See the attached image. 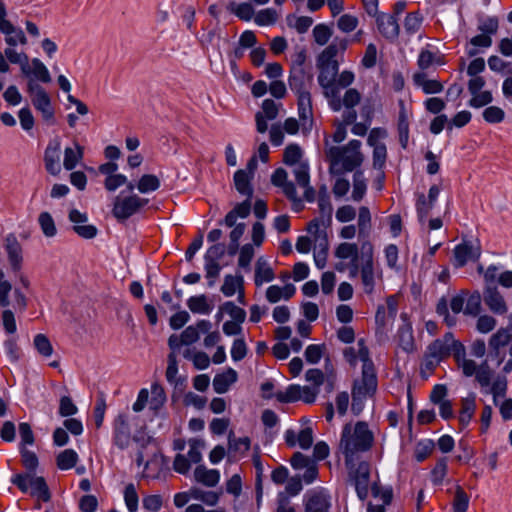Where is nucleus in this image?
Returning a JSON list of instances; mask_svg holds the SVG:
<instances>
[{
  "label": "nucleus",
  "instance_id": "obj_48",
  "mask_svg": "<svg viewBox=\"0 0 512 512\" xmlns=\"http://www.w3.org/2000/svg\"><path fill=\"white\" fill-rule=\"evenodd\" d=\"M332 34L331 28L325 24H318L313 29L314 40L321 46L328 42Z\"/></svg>",
  "mask_w": 512,
  "mask_h": 512
},
{
  "label": "nucleus",
  "instance_id": "obj_55",
  "mask_svg": "<svg viewBox=\"0 0 512 512\" xmlns=\"http://www.w3.org/2000/svg\"><path fill=\"white\" fill-rule=\"evenodd\" d=\"M293 174L299 186H307L310 182L309 167L307 163H299L293 169Z\"/></svg>",
  "mask_w": 512,
  "mask_h": 512
},
{
  "label": "nucleus",
  "instance_id": "obj_60",
  "mask_svg": "<svg viewBox=\"0 0 512 512\" xmlns=\"http://www.w3.org/2000/svg\"><path fill=\"white\" fill-rule=\"evenodd\" d=\"M421 23L422 17L419 15V13H409L405 18L404 28L407 33L414 34L419 30Z\"/></svg>",
  "mask_w": 512,
  "mask_h": 512
},
{
  "label": "nucleus",
  "instance_id": "obj_31",
  "mask_svg": "<svg viewBox=\"0 0 512 512\" xmlns=\"http://www.w3.org/2000/svg\"><path fill=\"white\" fill-rule=\"evenodd\" d=\"M57 466L62 470L73 468L77 461L78 455L73 449H66L57 456Z\"/></svg>",
  "mask_w": 512,
  "mask_h": 512
},
{
  "label": "nucleus",
  "instance_id": "obj_62",
  "mask_svg": "<svg viewBox=\"0 0 512 512\" xmlns=\"http://www.w3.org/2000/svg\"><path fill=\"white\" fill-rule=\"evenodd\" d=\"M434 443L431 440L420 442L415 449V458L418 462L424 461L433 451Z\"/></svg>",
  "mask_w": 512,
  "mask_h": 512
},
{
  "label": "nucleus",
  "instance_id": "obj_34",
  "mask_svg": "<svg viewBox=\"0 0 512 512\" xmlns=\"http://www.w3.org/2000/svg\"><path fill=\"white\" fill-rule=\"evenodd\" d=\"M298 95V111L302 120H307L312 116V105L310 92H303Z\"/></svg>",
  "mask_w": 512,
  "mask_h": 512
},
{
  "label": "nucleus",
  "instance_id": "obj_36",
  "mask_svg": "<svg viewBox=\"0 0 512 512\" xmlns=\"http://www.w3.org/2000/svg\"><path fill=\"white\" fill-rule=\"evenodd\" d=\"M33 345L37 352L43 357H50L53 354V346L44 334H37L34 337Z\"/></svg>",
  "mask_w": 512,
  "mask_h": 512
},
{
  "label": "nucleus",
  "instance_id": "obj_16",
  "mask_svg": "<svg viewBox=\"0 0 512 512\" xmlns=\"http://www.w3.org/2000/svg\"><path fill=\"white\" fill-rule=\"evenodd\" d=\"M329 497L323 492H312L307 495L305 512H328L330 508Z\"/></svg>",
  "mask_w": 512,
  "mask_h": 512
},
{
  "label": "nucleus",
  "instance_id": "obj_56",
  "mask_svg": "<svg viewBox=\"0 0 512 512\" xmlns=\"http://www.w3.org/2000/svg\"><path fill=\"white\" fill-rule=\"evenodd\" d=\"M33 74L43 83H50L51 76L47 67L38 59H32Z\"/></svg>",
  "mask_w": 512,
  "mask_h": 512
},
{
  "label": "nucleus",
  "instance_id": "obj_50",
  "mask_svg": "<svg viewBox=\"0 0 512 512\" xmlns=\"http://www.w3.org/2000/svg\"><path fill=\"white\" fill-rule=\"evenodd\" d=\"M507 390V379L505 377H497L492 383L489 392L493 395V402L495 405L498 404V397H503Z\"/></svg>",
  "mask_w": 512,
  "mask_h": 512
},
{
  "label": "nucleus",
  "instance_id": "obj_22",
  "mask_svg": "<svg viewBox=\"0 0 512 512\" xmlns=\"http://www.w3.org/2000/svg\"><path fill=\"white\" fill-rule=\"evenodd\" d=\"M237 381V372L228 368L224 373L217 374L213 379V388L216 393L223 394L228 391L229 386Z\"/></svg>",
  "mask_w": 512,
  "mask_h": 512
},
{
  "label": "nucleus",
  "instance_id": "obj_17",
  "mask_svg": "<svg viewBox=\"0 0 512 512\" xmlns=\"http://www.w3.org/2000/svg\"><path fill=\"white\" fill-rule=\"evenodd\" d=\"M115 444L120 448H126L130 443V428L125 415H119L115 420Z\"/></svg>",
  "mask_w": 512,
  "mask_h": 512
},
{
  "label": "nucleus",
  "instance_id": "obj_9",
  "mask_svg": "<svg viewBox=\"0 0 512 512\" xmlns=\"http://www.w3.org/2000/svg\"><path fill=\"white\" fill-rule=\"evenodd\" d=\"M61 146L59 140L51 141L44 153L45 169L51 175H58L61 172L60 165Z\"/></svg>",
  "mask_w": 512,
  "mask_h": 512
},
{
  "label": "nucleus",
  "instance_id": "obj_46",
  "mask_svg": "<svg viewBox=\"0 0 512 512\" xmlns=\"http://www.w3.org/2000/svg\"><path fill=\"white\" fill-rule=\"evenodd\" d=\"M190 450L188 457L190 463H199L202 460L201 449L204 448L205 442L201 439L192 438L188 441Z\"/></svg>",
  "mask_w": 512,
  "mask_h": 512
},
{
  "label": "nucleus",
  "instance_id": "obj_47",
  "mask_svg": "<svg viewBox=\"0 0 512 512\" xmlns=\"http://www.w3.org/2000/svg\"><path fill=\"white\" fill-rule=\"evenodd\" d=\"M191 495L194 499L200 500L210 506L216 505L219 499L218 493L213 491H203L198 488L192 489Z\"/></svg>",
  "mask_w": 512,
  "mask_h": 512
},
{
  "label": "nucleus",
  "instance_id": "obj_61",
  "mask_svg": "<svg viewBox=\"0 0 512 512\" xmlns=\"http://www.w3.org/2000/svg\"><path fill=\"white\" fill-rule=\"evenodd\" d=\"M504 116V111L497 106H490L483 111V118L488 123H500Z\"/></svg>",
  "mask_w": 512,
  "mask_h": 512
},
{
  "label": "nucleus",
  "instance_id": "obj_39",
  "mask_svg": "<svg viewBox=\"0 0 512 512\" xmlns=\"http://www.w3.org/2000/svg\"><path fill=\"white\" fill-rule=\"evenodd\" d=\"M302 388L299 385H290L285 392H277L276 398L281 403L294 402L301 399Z\"/></svg>",
  "mask_w": 512,
  "mask_h": 512
},
{
  "label": "nucleus",
  "instance_id": "obj_3",
  "mask_svg": "<svg viewBox=\"0 0 512 512\" xmlns=\"http://www.w3.org/2000/svg\"><path fill=\"white\" fill-rule=\"evenodd\" d=\"M451 343H453V334L451 332H447L443 338L436 339L429 344L421 365L420 373L423 378H428L439 363L450 356Z\"/></svg>",
  "mask_w": 512,
  "mask_h": 512
},
{
  "label": "nucleus",
  "instance_id": "obj_35",
  "mask_svg": "<svg viewBox=\"0 0 512 512\" xmlns=\"http://www.w3.org/2000/svg\"><path fill=\"white\" fill-rule=\"evenodd\" d=\"M399 345L406 352H411L414 349V340L412 330L409 324L403 325L398 331Z\"/></svg>",
  "mask_w": 512,
  "mask_h": 512
},
{
  "label": "nucleus",
  "instance_id": "obj_11",
  "mask_svg": "<svg viewBox=\"0 0 512 512\" xmlns=\"http://www.w3.org/2000/svg\"><path fill=\"white\" fill-rule=\"evenodd\" d=\"M287 171L283 168H277L271 176V182L277 187H281L286 197L293 202H300L297 197L296 187L293 182L287 180Z\"/></svg>",
  "mask_w": 512,
  "mask_h": 512
},
{
  "label": "nucleus",
  "instance_id": "obj_37",
  "mask_svg": "<svg viewBox=\"0 0 512 512\" xmlns=\"http://www.w3.org/2000/svg\"><path fill=\"white\" fill-rule=\"evenodd\" d=\"M301 157V148L297 144H290L284 150L283 162L289 166H296L297 164L301 163Z\"/></svg>",
  "mask_w": 512,
  "mask_h": 512
},
{
  "label": "nucleus",
  "instance_id": "obj_10",
  "mask_svg": "<svg viewBox=\"0 0 512 512\" xmlns=\"http://www.w3.org/2000/svg\"><path fill=\"white\" fill-rule=\"evenodd\" d=\"M377 384L376 372H369L368 369L366 371H362L360 379L354 380L352 391L357 392V389H359L362 396L369 398L376 393Z\"/></svg>",
  "mask_w": 512,
  "mask_h": 512
},
{
  "label": "nucleus",
  "instance_id": "obj_30",
  "mask_svg": "<svg viewBox=\"0 0 512 512\" xmlns=\"http://www.w3.org/2000/svg\"><path fill=\"white\" fill-rule=\"evenodd\" d=\"M358 229L360 237H368L371 230V214L366 206L359 208Z\"/></svg>",
  "mask_w": 512,
  "mask_h": 512
},
{
  "label": "nucleus",
  "instance_id": "obj_26",
  "mask_svg": "<svg viewBox=\"0 0 512 512\" xmlns=\"http://www.w3.org/2000/svg\"><path fill=\"white\" fill-rule=\"evenodd\" d=\"M84 147L75 143V150L67 147L64 150V161L63 166L66 170H72L75 168L78 162L83 159Z\"/></svg>",
  "mask_w": 512,
  "mask_h": 512
},
{
  "label": "nucleus",
  "instance_id": "obj_54",
  "mask_svg": "<svg viewBox=\"0 0 512 512\" xmlns=\"http://www.w3.org/2000/svg\"><path fill=\"white\" fill-rule=\"evenodd\" d=\"M361 278L365 286V291L371 293L374 287V270L373 264H363L361 269Z\"/></svg>",
  "mask_w": 512,
  "mask_h": 512
},
{
  "label": "nucleus",
  "instance_id": "obj_4",
  "mask_svg": "<svg viewBox=\"0 0 512 512\" xmlns=\"http://www.w3.org/2000/svg\"><path fill=\"white\" fill-rule=\"evenodd\" d=\"M11 482L16 485L22 492H28L30 495L44 502L51 499V493L46 480L42 476H37L35 472H25L16 474Z\"/></svg>",
  "mask_w": 512,
  "mask_h": 512
},
{
  "label": "nucleus",
  "instance_id": "obj_20",
  "mask_svg": "<svg viewBox=\"0 0 512 512\" xmlns=\"http://www.w3.org/2000/svg\"><path fill=\"white\" fill-rule=\"evenodd\" d=\"M274 277V271L268 261L264 257H259L255 264V285L261 286L264 282L272 281Z\"/></svg>",
  "mask_w": 512,
  "mask_h": 512
},
{
  "label": "nucleus",
  "instance_id": "obj_32",
  "mask_svg": "<svg viewBox=\"0 0 512 512\" xmlns=\"http://www.w3.org/2000/svg\"><path fill=\"white\" fill-rule=\"evenodd\" d=\"M512 340V334L507 329L501 328L493 334L489 340L492 350L498 351L500 347L507 345Z\"/></svg>",
  "mask_w": 512,
  "mask_h": 512
},
{
  "label": "nucleus",
  "instance_id": "obj_42",
  "mask_svg": "<svg viewBox=\"0 0 512 512\" xmlns=\"http://www.w3.org/2000/svg\"><path fill=\"white\" fill-rule=\"evenodd\" d=\"M335 256L340 259L358 258V246L354 243L343 242L335 250Z\"/></svg>",
  "mask_w": 512,
  "mask_h": 512
},
{
  "label": "nucleus",
  "instance_id": "obj_19",
  "mask_svg": "<svg viewBox=\"0 0 512 512\" xmlns=\"http://www.w3.org/2000/svg\"><path fill=\"white\" fill-rule=\"evenodd\" d=\"M348 46L346 38H335L318 56L317 60L325 62H338L336 56L339 52H344Z\"/></svg>",
  "mask_w": 512,
  "mask_h": 512
},
{
  "label": "nucleus",
  "instance_id": "obj_8",
  "mask_svg": "<svg viewBox=\"0 0 512 512\" xmlns=\"http://www.w3.org/2000/svg\"><path fill=\"white\" fill-rule=\"evenodd\" d=\"M4 246L12 270L15 272L19 271L22 266L23 256L22 246L16 236L8 234L4 240Z\"/></svg>",
  "mask_w": 512,
  "mask_h": 512
},
{
  "label": "nucleus",
  "instance_id": "obj_33",
  "mask_svg": "<svg viewBox=\"0 0 512 512\" xmlns=\"http://www.w3.org/2000/svg\"><path fill=\"white\" fill-rule=\"evenodd\" d=\"M366 180L362 171H356L353 176V192L352 198L354 201H360L366 192Z\"/></svg>",
  "mask_w": 512,
  "mask_h": 512
},
{
  "label": "nucleus",
  "instance_id": "obj_49",
  "mask_svg": "<svg viewBox=\"0 0 512 512\" xmlns=\"http://www.w3.org/2000/svg\"><path fill=\"white\" fill-rule=\"evenodd\" d=\"M221 310H225V312H227L231 316V318L238 323H243L245 321V318H246L245 310L236 306L231 301L225 302L221 306Z\"/></svg>",
  "mask_w": 512,
  "mask_h": 512
},
{
  "label": "nucleus",
  "instance_id": "obj_5",
  "mask_svg": "<svg viewBox=\"0 0 512 512\" xmlns=\"http://www.w3.org/2000/svg\"><path fill=\"white\" fill-rule=\"evenodd\" d=\"M148 202V199L140 198L137 195H130L123 198L117 196L114 200L112 214L117 220L124 221L139 212Z\"/></svg>",
  "mask_w": 512,
  "mask_h": 512
},
{
  "label": "nucleus",
  "instance_id": "obj_38",
  "mask_svg": "<svg viewBox=\"0 0 512 512\" xmlns=\"http://www.w3.org/2000/svg\"><path fill=\"white\" fill-rule=\"evenodd\" d=\"M39 225L46 237H54L57 233L55 222L48 212H42L38 218Z\"/></svg>",
  "mask_w": 512,
  "mask_h": 512
},
{
  "label": "nucleus",
  "instance_id": "obj_6",
  "mask_svg": "<svg viewBox=\"0 0 512 512\" xmlns=\"http://www.w3.org/2000/svg\"><path fill=\"white\" fill-rule=\"evenodd\" d=\"M454 266L457 268L463 267L468 261H476L481 256V247L479 242L473 244L470 241H463L457 245L454 250Z\"/></svg>",
  "mask_w": 512,
  "mask_h": 512
},
{
  "label": "nucleus",
  "instance_id": "obj_2",
  "mask_svg": "<svg viewBox=\"0 0 512 512\" xmlns=\"http://www.w3.org/2000/svg\"><path fill=\"white\" fill-rule=\"evenodd\" d=\"M360 145V141L351 140L343 148L331 147L328 150V157L331 162L330 171L340 175L345 171H353L356 167L360 166L363 161V156L359 150Z\"/></svg>",
  "mask_w": 512,
  "mask_h": 512
},
{
  "label": "nucleus",
  "instance_id": "obj_40",
  "mask_svg": "<svg viewBox=\"0 0 512 512\" xmlns=\"http://www.w3.org/2000/svg\"><path fill=\"white\" fill-rule=\"evenodd\" d=\"M159 187H160V181H159L158 177L153 174L143 175L137 184V188L141 193L155 191Z\"/></svg>",
  "mask_w": 512,
  "mask_h": 512
},
{
  "label": "nucleus",
  "instance_id": "obj_25",
  "mask_svg": "<svg viewBox=\"0 0 512 512\" xmlns=\"http://www.w3.org/2000/svg\"><path fill=\"white\" fill-rule=\"evenodd\" d=\"M461 411L459 416V422L462 428L466 427L476 410L475 396L470 395L466 398H463L461 401Z\"/></svg>",
  "mask_w": 512,
  "mask_h": 512
},
{
  "label": "nucleus",
  "instance_id": "obj_57",
  "mask_svg": "<svg viewBox=\"0 0 512 512\" xmlns=\"http://www.w3.org/2000/svg\"><path fill=\"white\" fill-rule=\"evenodd\" d=\"M373 149V167L382 169L386 162L387 150L385 144L374 145Z\"/></svg>",
  "mask_w": 512,
  "mask_h": 512
},
{
  "label": "nucleus",
  "instance_id": "obj_24",
  "mask_svg": "<svg viewBox=\"0 0 512 512\" xmlns=\"http://www.w3.org/2000/svg\"><path fill=\"white\" fill-rule=\"evenodd\" d=\"M414 83L421 86L425 94H437L443 90V85L437 80L426 79L423 72L415 73L413 76Z\"/></svg>",
  "mask_w": 512,
  "mask_h": 512
},
{
  "label": "nucleus",
  "instance_id": "obj_13",
  "mask_svg": "<svg viewBox=\"0 0 512 512\" xmlns=\"http://www.w3.org/2000/svg\"><path fill=\"white\" fill-rule=\"evenodd\" d=\"M376 22L380 33L388 40H395L399 35V25L394 15L380 13L377 15Z\"/></svg>",
  "mask_w": 512,
  "mask_h": 512
},
{
  "label": "nucleus",
  "instance_id": "obj_14",
  "mask_svg": "<svg viewBox=\"0 0 512 512\" xmlns=\"http://www.w3.org/2000/svg\"><path fill=\"white\" fill-rule=\"evenodd\" d=\"M312 79V74L308 73L305 68H291L289 86L297 94L309 92L306 85L312 82Z\"/></svg>",
  "mask_w": 512,
  "mask_h": 512
},
{
  "label": "nucleus",
  "instance_id": "obj_28",
  "mask_svg": "<svg viewBox=\"0 0 512 512\" xmlns=\"http://www.w3.org/2000/svg\"><path fill=\"white\" fill-rule=\"evenodd\" d=\"M188 308L193 313L208 314L212 310V305L207 301L206 295L192 296L187 301Z\"/></svg>",
  "mask_w": 512,
  "mask_h": 512
},
{
  "label": "nucleus",
  "instance_id": "obj_53",
  "mask_svg": "<svg viewBox=\"0 0 512 512\" xmlns=\"http://www.w3.org/2000/svg\"><path fill=\"white\" fill-rule=\"evenodd\" d=\"M254 248L252 244H245L241 247L239 252L238 265L241 268L249 269L250 263L254 257Z\"/></svg>",
  "mask_w": 512,
  "mask_h": 512
},
{
  "label": "nucleus",
  "instance_id": "obj_59",
  "mask_svg": "<svg viewBox=\"0 0 512 512\" xmlns=\"http://www.w3.org/2000/svg\"><path fill=\"white\" fill-rule=\"evenodd\" d=\"M21 456L22 463L24 467L27 469L26 472H35L38 466V458L35 453L27 450L26 448H21Z\"/></svg>",
  "mask_w": 512,
  "mask_h": 512
},
{
  "label": "nucleus",
  "instance_id": "obj_23",
  "mask_svg": "<svg viewBox=\"0 0 512 512\" xmlns=\"http://www.w3.org/2000/svg\"><path fill=\"white\" fill-rule=\"evenodd\" d=\"M252 176L248 174L246 170H238L234 174V183L236 190L242 194L251 198L253 195V188L251 187L250 181Z\"/></svg>",
  "mask_w": 512,
  "mask_h": 512
},
{
  "label": "nucleus",
  "instance_id": "obj_29",
  "mask_svg": "<svg viewBox=\"0 0 512 512\" xmlns=\"http://www.w3.org/2000/svg\"><path fill=\"white\" fill-rule=\"evenodd\" d=\"M470 498L460 485H456L454 499L452 502L453 512H466L469 507Z\"/></svg>",
  "mask_w": 512,
  "mask_h": 512
},
{
  "label": "nucleus",
  "instance_id": "obj_21",
  "mask_svg": "<svg viewBox=\"0 0 512 512\" xmlns=\"http://www.w3.org/2000/svg\"><path fill=\"white\" fill-rule=\"evenodd\" d=\"M194 477L197 482L207 487H215L219 482L220 474L218 470H209L205 466L199 465L194 470Z\"/></svg>",
  "mask_w": 512,
  "mask_h": 512
},
{
  "label": "nucleus",
  "instance_id": "obj_43",
  "mask_svg": "<svg viewBox=\"0 0 512 512\" xmlns=\"http://www.w3.org/2000/svg\"><path fill=\"white\" fill-rule=\"evenodd\" d=\"M318 206L320 212L323 215H327L329 218L332 215V205L330 202V196L327 191L326 185H322L318 191Z\"/></svg>",
  "mask_w": 512,
  "mask_h": 512
},
{
  "label": "nucleus",
  "instance_id": "obj_15",
  "mask_svg": "<svg viewBox=\"0 0 512 512\" xmlns=\"http://www.w3.org/2000/svg\"><path fill=\"white\" fill-rule=\"evenodd\" d=\"M317 68L319 69L318 83L320 86L327 85L331 82H336L339 72L338 62H325L317 60Z\"/></svg>",
  "mask_w": 512,
  "mask_h": 512
},
{
  "label": "nucleus",
  "instance_id": "obj_64",
  "mask_svg": "<svg viewBox=\"0 0 512 512\" xmlns=\"http://www.w3.org/2000/svg\"><path fill=\"white\" fill-rule=\"evenodd\" d=\"M357 25V18L349 14L342 15L337 22L338 28L343 32H351L357 27Z\"/></svg>",
  "mask_w": 512,
  "mask_h": 512
},
{
  "label": "nucleus",
  "instance_id": "obj_63",
  "mask_svg": "<svg viewBox=\"0 0 512 512\" xmlns=\"http://www.w3.org/2000/svg\"><path fill=\"white\" fill-rule=\"evenodd\" d=\"M226 252L225 244L217 243L212 245L205 254V261L218 262Z\"/></svg>",
  "mask_w": 512,
  "mask_h": 512
},
{
  "label": "nucleus",
  "instance_id": "obj_45",
  "mask_svg": "<svg viewBox=\"0 0 512 512\" xmlns=\"http://www.w3.org/2000/svg\"><path fill=\"white\" fill-rule=\"evenodd\" d=\"M229 452H246L250 448V439L248 437L235 438L231 431L228 435Z\"/></svg>",
  "mask_w": 512,
  "mask_h": 512
},
{
  "label": "nucleus",
  "instance_id": "obj_18",
  "mask_svg": "<svg viewBox=\"0 0 512 512\" xmlns=\"http://www.w3.org/2000/svg\"><path fill=\"white\" fill-rule=\"evenodd\" d=\"M33 106L41 113L42 118L49 124H54V110L51 104V98L46 92L38 97H33L31 100Z\"/></svg>",
  "mask_w": 512,
  "mask_h": 512
},
{
  "label": "nucleus",
  "instance_id": "obj_1",
  "mask_svg": "<svg viewBox=\"0 0 512 512\" xmlns=\"http://www.w3.org/2000/svg\"><path fill=\"white\" fill-rule=\"evenodd\" d=\"M372 443L373 434L365 422H357L354 428L350 424H346L343 427L340 440V448L345 455L346 465H350L355 453L369 450Z\"/></svg>",
  "mask_w": 512,
  "mask_h": 512
},
{
  "label": "nucleus",
  "instance_id": "obj_52",
  "mask_svg": "<svg viewBox=\"0 0 512 512\" xmlns=\"http://www.w3.org/2000/svg\"><path fill=\"white\" fill-rule=\"evenodd\" d=\"M124 499L130 512H135L138 508V495L135 486L130 483L125 487Z\"/></svg>",
  "mask_w": 512,
  "mask_h": 512
},
{
  "label": "nucleus",
  "instance_id": "obj_41",
  "mask_svg": "<svg viewBox=\"0 0 512 512\" xmlns=\"http://www.w3.org/2000/svg\"><path fill=\"white\" fill-rule=\"evenodd\" d=\"M254 20L259 26L273 25L278 20V13L272 8L263 9L255 14Z\"/></svg>",
  "mask_w": 512,
  "mask_h": 512
},
{
  "label": "nucleus",
  "instance_id": "obj_12",
  "mask_svg": "<svg viewBox=\"0 0 512 512\" xmlns=\"http://www.w3.org/2000/svg\"><path fill=\"white\" fill-rule=\"evenodd\" d=\"M484 302L493 313L504 314L507 312L506 302L496 285L485 287Z\"/></svg>",
  "mask_w": 512,
  "mask_h": 512
},
{
  "label": "nucleus",
  "instance_id": "obj_44",
  "mask_svg": "<svg viewBox=\"0 0 512 512\" xmlns=\"http://www.w3.org/2000/svg\"><path fill=\"white\" fill-rule=\"evenodd\" d=\"M481 311V294L479 291H474L469 295L466 306L464 308V314L477 316Z\"/></svg>",
  "mask_w": 512,
  "mask_h": 512
},
{
  "label": "nucleus",
  "instance_id": "obj_27",
  "mask_svg": "<svg viewBox=\"0 0 512 512\" xmlns=\"http://www.w3.org/2000/svg\"><path fill=\"white\" fill-rule=\"evenodd\" d=\"M243 284L244 279L242 275H226L221 287V292L227 297L233 296L237 289H242Z\"/></svg>",
  "mask_w": 512,
  "mask_h": 512
},
{
  "label": "nucleus",
  "instance_id": "obj_58",
  "mask_svg": "<svg viewBox=\"0 0 512 512\" xmlns=\"http://www.w3.org/2000/svg\"><path fill=\"white\" fill-rule=\"evenodd\" d=\"M492 101V93L490 91H482L472 94L469 105L474 108H480L491 103Z\"/></svg>",
  "mask_w": 512,
  "mask_h": 512
},
{
  "label": "nucleus",
  "instance_id": "obj_7",
  "mask_svg": "<svg viewBox=\"0 0 512 512\" xmlns=\"http://www.w3.org/2000/svg\"><path fill=\"white\" fill-rule=\"evenodd\" d=\"M350 469V477L354 480V485L356 488V492L358 497L361 500L366 499L368 496V484H369V476L370 469L367 462H361L357 467L352 465H347Z\"/></svg>",
  "mask_w": 512,
  "mask_h": 512
},
{
  "label": "nucleus",
  "instance_id": "obj_51",
  "mask_svg": "<svg viewBox=\"0 0 512 512\" xmlns=\"http://www.w3.org/2000/svg\"><path fill=\"white\" fill-rule=\"evenodd\" d=\"M493 376V371L490 369L488 363L485 361L482 363L476 372V380L482 387H489L491 384V379Z\"/></svg>",
  "mask_w": 512,
  "mask_h": 512
}]
</instances>
